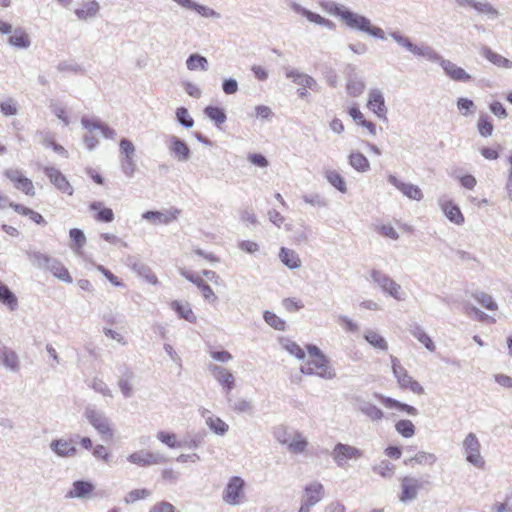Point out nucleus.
<instances>
[{
  "mask_svg": "<svg viewBox=\"0 0 512 512\" xmlns=\"http://www.w3.org/2000/svg\"><path fill=\"white\" fill-rule=\"evenodd\" d=\"M341 22L353 31L367 34L379 40H385V33L382 28L373 25L368 17L350 9L341 15Z\"/></svg>",
  "mask_w": 512,
  "mask_h": 512,
  "instance_id": "nucleus-1",
  "label": "nucleus"
},
{
  "mask_svg": "<svg viewBox=\"0 0 512 512\" xmlns=\"http://www.w3.org/2000/svg\"><path fill=\"white\" fill-rule=\"evenodd\" d=\"M27 256L35 267L51 272L54 277L66 283L73 281L68 270L58 259L39 251H28Z\"/></svg>",
  "mask_w": 512,
  "mask_h": 512,
  "instance_id": "nucleus-2",
  "label": "nucleus"
},
{
  "mask_svg": "<svg viewBox=\"0 0 512 512\" xmlns=\"http://www.w3.org/2000/svg\"><path fill=\"white\" fill-rule=\"evenodd\" d=\"M245 486L246 483L241 477H231L222 492V500L231 506L243 504L246 501Z\"/></svg>",
  "mask_w": 512,
  "mask_h": 512,
  "instance_id": "nucleus-3",
  "label": "nucleus"
},
{
  "mask_svg": "<svg viewBox=\"0 0 512 512\" xmlns=\"http://www.w3.org/2000/svg\"><path fill=\"white\" fill-rule=\"evenodd\" d=\"M462 448L465 454V460L478 469L485 468V459L481 455V444L476 434L470 432L462 442Z\"/></svg>",
  "mask_w": 512,
  "mask_h": 512,
  "instance_id": "nucleus-4",
  "label": "nucleus"
},
{
  "mask_svg": "<svg viewBox=\"0 0 512 512\" xmlns=\"http://www.w3.org/2000/svg\"><path fill=\"white\" fill-rule=\"evenodd\" d=\"M370 276L372 281L376 283L385 294L393 297L398 301L405 299V294L402 291L401 286L387 274L380 270L373 269L370 273Z\"/></svg>",
  "mask_w": 512,
  "mask_h": 512,
  "instance_id": "nucleus-5",
  "label": "nucleus"
},
{
  "mask_svg": "<svg viewBox=\"0 0 512 512\" xmlns=\"http://www.w3.org/2000/svg\"><path fill=\"white\" fill-rule=\"evenodd\" d=\"M300 371L303 374L317 375L323 379H333L336 376L326 357H317L306 361Z\"/></svg>",
  "mask_w": 512,
  "mask_h": 512,
  "instance_id": "nucleus-6",
  "label": "nucleus"
},
{
  "mask_svg": "<svg viewBox=\"0 0 512 512\" xmlns=\"http://www.w3.org/2000/svg\"><path fill=\"white\" fill-rule=\"evenodd\" d=\"M391 363L393 374L400 388L410 389L415 394L424 393L422 385L408 374L407 370L400 364V361L396 357L391 356Z\"/></svg>",
  "mask_w": 512,
  "mask_h": 512,
  "instance_id": "nucleus-7",
  "label": "nucleus"
},
{
  "mask_svg": "<svg viewBox=\"0 0 512 512\" xmlns=\"http://www.w3.org/2000/svg\"><path fill=\"white\" fill-rule=\"evenodd\" d=\"M127 460L140 467H149L152 465L164 464L168 459L160 452H150L139 450L127 456Z\"/></svg>",
  "mask_w": 512,
  "mask_h": 512,
  "instance_id": "nucleus-8",
  "label": "nucleus"
},
{
  "mask_svg": "<svg viewBox=\"0 0 512 512\" xmlns=\"http://www.w3.org/2000/svg\"><path fill=\"white\" fill-rule=\"evenodd\" d=\"M209 370L212 372L213 376L225 392L227 401L231 403V391L236 386L235 376L225 367L220 365H210Z\"/></svg>",
  "mask_w": 512,
  "mask_h": 512,
  "instance_id": "nucleus-9",
  "label": "nucleus"
},
{
  "mask_svg": "<svg viewBox=\"0 0 512 512\" xmlns=\"http://www.w3.org/2000/svg\"><path fill=\"white\" fill-rule=\"evenodd\" d=\"M362 456V450L344 443H337L332 451V458L338 467H344L347 460H356Z\"/></svg>",
  "mask_w": 512,
  "mask_h": 512,
  "instance_id": "nucleus-10",
  "label": "nucleus"
},
{
  "mask_svg": "<svg viewBox=\"0 0 512 512\" xmlns=\"http://www.w3.org/2000/svg\"><path fill=\"white\" fill-rule=\"evenodd\" d=\"M84 414L88 422L97 430L98 433L109 436L113 435L110 420L103 412L87 407Z\"/></svg>",
  "mask_w": 512,
  "mask_h": 512,
  "instance_id": "nucleus-11",
  "label": "nucleus"
},
{
  "mask_svg": "<svg viewBox=\"0 0 512 512\" xmlns=\"http://www.w3.org/2000/svg\"><path fill=\"white\" fill-rule=\"evenodd\" d=\"M181 210L178 208H170L164 212L162 211H146L142 214V218L144 220L150 221L154 225L158 224H170L171 222L177 220L180 215Z\"/></svg>",
  "mask_w": 512,
  "mask_h": 512,
  "instance_id": "nucleus-12",
  "label": "nucleus"
},
{
  "mask_svg": "<svg viewBox=\"0 0 512 512\" xmlns=\"http://www.w3.org/2000/svg\"><path fill=\"white\" fill-rule=\"evenodd\" d=\"M367 107L380 119L386 120L387 108L381 90L373 88L369 91Z\"/></svg>",
  "mask_w": 512,
  "mask_h": 512,
  "instance_id": "nucleus-13",
  "label": "nucleus"
},
{
  "mask_svg": "<svg viewBox=\"0 0 512 512\" xmlns=\"http://www.w3.org/2000/svg\"><path fill=\"white\" fill-rule=\"evenodd\" d=\"M45 175L49 178L50 182L62 193L68 195L73 194V187L67 178L61 173L60 170L54 167H44Z\"/></svg>",
  "mask_w": 512,
  "mask_h": 512,
  "instance_id": "nucleus-14",
  "label": "nucleus"
},
{
  "mask_svg": "<svg viewBox=\"0 0 512 512\" xmlns=\"http://www.w3.org/2000/svg\"><path fill=\"white\" fill-rule=\"evenodd\" d=\"M119 372H120V375H119L118 382H117L118 387H119L122 395L124 396V398H126V399L131 398L134 394L133 381L135 378V374L125 364L119 368Z\"/></svg>",
  "mask_w": 512,
  "mask_h": 512,
  "instance_id": "nucleus-15",
  "label": "nucleus"
},
{
  "mask_svg": "<svg viewBox=\"0 0 512 512\" xmlns=\"http://www.w3.org/2000/svg\"><path fill=\"white\" fill-rule=\"evenodd\" d=\"M290 7L294 12L306 17L307 20L312 23L324 26L329 30L336 29V24L333 21H331L327 18H324L321 15L302 7L300 4H298L296 2H291Z\"/></svg>",
  "mask_w": 512,
  "mask_h": 512,
  "instance_id": "nucleus-16",
  "label": "nucleus"
},
{
  "mask_svg": "<svg viewBox=\"0 0 512 512\" xmlns=\"http://www.w3.org/2000/svg\"><path fill=\"white\" fill-rule=\"evenodd\" d=\"M354 406L373 422L380 421L384 417V413L380 408L362 397L358 396L354 399Z\"/></svg>",
  "mask_w": 512,
  "mask_h": 512,
  "instance_id": "nucleus-17",
  "label": "nucleus"
},
{
  "mask_svg": "<svg viewBox=\"0 0 512 512\" xmlns=\"http://www.w3.org/2000/svg\"><path fill=\"white\" fill-rule=\"evenodd\" d=\"M420 487L421 484L418 479L410 476L402 478V491L399 496L400 501L406 503L415 500L418 496V490Z\"/></svg>",
  "mask_w": 512,
  "mask_h": 512,
  "instance_id": "nucleus-18",
  "label": "nucleus"
},
{
  "mask_svg": "<svg viewBox=\"0 0 512 512\" xmlns=\"http://www.w3.org/2000/svg\"><path fill=\"white\" fill-rule=\"evenodd\" d=\"M168 149L179 162H186L191 157L190 148L184 140L177 136H169Z\"/></svg>",
  "mask_w": 512,
  "mask_h": 512,
  "instance_id": "nucleus-19",
  "label": "nucleus"
},
{
  "mask_svg": "<svg viewBox=\"0 0 512 512\" xmlns=\"http://www.w3.org/2000/svg\"><path fill=\"white\" fill-rule=\"evenodd\" d=\"M388 182L409 199L420 201L423 198V193L417 185L402 182L394 175H389Z\"/></svg>",
  "mask_w": 512,
  "mask_h": 512,
  "instance_id": "nucleus-20",
  "label": "nucleus"
},
{
  "mask_svg": "<svg viewBox=\"0 0 512 512\" xmlns=\"http://www.w3.org/2000/svg\"><path fill=\"white\" fill-rule=\"evenodd\" d=\"M181 276L185 277L188 281L195 284L199 290L201 291L203 297L209 302H214L217 300V296L215 295L212 288L201 278V276L191 273L185 269L180 270Z\"/></svg>",
  "mask_w": 512,
  "mask_h": 512,
  "instance_id": "nucleus-21",
  "label": "nucleus"
},
{
  "mask_svg": "<svg viewBox=\"0 0 512 512\" xmlns=\"http://www.w3.org/2000/svg\"><path fill=\"white\" fill-rule=\"evenodd\" d=\"M324 497V486L320 482H312L304 488L302 503L315 506Z\"/></svg>",
  "mask_w": 512,
  "mask_h": 512,
  "instance_id": "nucleus-22",
  "label": "nucleus"
},
{
  "mask_svg": "<svg viewBox=\"0 0 512 512\" xmlns=\"http://www.w3.org/2000/svg\"><path fill=\"white\" fill-rule=\"evenodd\" d=\"M439 205L449 221L456 225H462L464 223L465 219L460 208L451 200L440 198Z\"/></svg>",
  "mask_w": 512,
  "mask_h": 512,
  "instance_id": "nucleus-23",
  "label": "nucleus"
},
{
  "mask_svg": "<svg viewBox=\"0 0 512 512\" xmlns=\"http://www.w3.org/2000/svg\"><path fill=\"white\" fill-rule=\"evenodd\" d=\"M286 77L292 79L295 84L303 88H308L316 92L319 91V86L312 76L301 73L296 69H287Z\"/></svg>",
  "mask_w": 512,
  "mask_h": 512,
  "instance_id": "nucleus-24",
  "label": "nucleus"
},
{
  "mask_svg": "<svg viewBox=\"0 0 512 512\" xmlns=\"http://www.w3.org/2000/svg\"><path fill=\"white\" fill-rule=\"evenodd\" d=\"M442 69L454 81L468 82L471 80V75L468 74L463 68L457 66L450 60L444 59L441 61Z\"/></svg>",
  "mask_w": 512,
  "mask_h": 512,
  "instance_id": "nucleus-25",
  "label": "nucleus"
},
{
  "mask_svg": "<svg viewBox=\"0 0 512 512\" xmlns=\"http://www.w3.org/2000/svg\"><path fill=\"white\" fill-rule=\"evenodd\" d=\"M374 396L381 401V403L389 409H398L400 411H404L411 416H416L418 414V410L411 405L406 403H402L394 398L386 397L382 394L375 393Z\"/></svg>",
  "mask_w": 512,
  "mask_h": 512,
  "instance_id": "nucleus-26",
  "label": "nucleus"
},
{
  "mask_svg": "<svg viewBox=\"0 0 512 512\" xmlns=\"http://www.w3.org/2000/svg\"><path fill=\"white\" fill-rule=\"evenodd\" d=\"M50 449L60 457H72L77 453L73 440L56 439L50 443Z\"/></svg>",
  "mask_w": 512,
  "mask_h": 512,
  "instance_id": "nucleus-27",
  "label": "nucleus"
},
{
  "mask_svg": "<svg viewBox=\"0 0 512 512\" xmlns=\"http://www.w3.org/2000/svg\"><path fill=\"white\" fill-rule=\"evenodd\" d=\"M8 44L18 49H28L31 46V39L22 27H17L9 36Z\"/></svg>",
  "mask_w": 512,
  "mask_h": 512,
  "instance_id": "nucleus-28",
  "label": "nucleus"
},
{
  "mask_svg": "<svg viewBox=\"0 0 512 512\" xmlns=\"http://www.w3.org/2000/svg\"><path fill=\"white\" fill-rule=\"evenodd\" d=\"M280 261L289 269H298L301 267V259L297 252L292 249L282 247L279 251Z\"/></svg>",
  "mask_w": 512,
  "mask_h": 512,
  "instance_id": "nucleus-29",
  "label": "nucleus"
},
{
  "mask_svg": "<svg viewBox=\"0 0 512 512\" xmlns=\"http://www.w3.org/2000/svg\"><path fill=\"white\" fill-rule=\"evenodd\" d=\"M482 55L492 64L505 69L512 68V61L508 58L492 51L489 47L483 46L481 50Z\"/></svg>",
  "mask_w": 512,
  "mask_h": 512,
  "instance_id": "nucleus-30",
  "label": "nucleus"
},
{
  "mask_svg": "<svg viewBox=\"0 0 512 512\" xmlns=\"http://www.w3.org/2000/svg\"><path fill=\"white\" fill-rule=\"evenodd\" d=\"M0 362L11 371L15 372L19 370L20 365L18 356L9 348L4 347L0 350Z\"/></svg>",
  "mask_w": 512,
  "mask_h": 512,
  "instance_id": "nucleus-31",
  "label": "nucleus"
},
{
  "mask_svg": "<svg viewBox=\"0 0 512 512\" xmlns=\"http://www.w3.org/2000/svg\"><path fill=\"white\" fill-rule=\"evenodd\" d=\"M171 309L174 310L180 318L185 319L190 323L196 322L197 317L192 311L190 304L174 300L171 303Z\"/></svg>",
  "mask_w": 512,
  "mask_h": 512,
  "instance_id": "nucleus-32",
  "label": "nucleus"
},
{
  "mask_svg": "<svg viewBox=\"0 0 512 512\" xmlns=\"http://www.w3.org/2000/svg\"><path fill=\"white\" fill-rule=\"evenodd\" d=\"M409 331L411 335L415 337L419 342H421L428 351L434 352L436 350L434 342L420 325H412Z\"/></svg>",
  "mask_w": 512,
  "mask_h": 512,
  "instance_id": "nucleus-33",
  "label": "nucleus"
},
{
  "mask_svg": "<svg viewBox=\"0 0 512 512\" xmlns=\"http://www.w3.org/2000/svg\"><path fill=\"white\" fill-rule=\"evenodd\" d=\"M89 208L98 211L95 219L99 222L110 223L114 220V213L111 208L103 207L100 201H94L89 205Z\"/></svg>",
  "mask_w": 512,
  "mask_h": 512,
  "instance_id": "nucleus-34",
  "label": "nucleus"
},
{
  "mask_svg": "<svg viewBox=\"0 0 512 512\" xmlns=\"http://www.w3.org/2000/svg\"><path fill=\"white\" fill-rule=\"evenodd\" d=\"M100 9V5L96 0L84 3V5L75 10V14L80 20H87L96 17Z\"/></svg>",
  "mask_w": 512,
  "mask_h": 512,
  "instance_id": "nucleus-35",
  "label": "nucleus"
},
{
  "mask_svg": "<svg viewBox=\"0 0 512 512\" xmlns=\"http://www.w3.org/2000/svg\"><path fill=\"white\" fill-rule=\"evenodd\" d=\"M0 303L6 305L11 311L18 307V299L16 295L9 289L7 285L0 281Z\"/></svg>",
  "mask_w": 512,
  "mask_h": 512,
  "instance_id": "nucleus-36",
  "label": "nucleus"
},
{
  "mask_svg": "<svg viewBox=\"0 0 512 512\" xmlns=\"http://www.w3.org/2000/svg\"><path fill=\"white\" fill-rule=\"evenodd\" d=\"M308 446L307 440L303 437L302 433L299 431L293 432V438L289 442L287 448L289 452L293 454H301L303 453Z\"/></svg>",
  "mask_w": 512,
  "mask_h": 512,
  "instance_id": "nucleus-37",
  "label": "nucleus"
},
{
  "mask_svg": "<svg viewBox=\"0 0 512 512\" xmlns=\"http://www.w3.org/2000/svg\"><path fill=\"white\" fill-rule=\"evenodd\" d=\"M364 339L374 348L386 351L388 350V343L380 334L376 331L368 329L364 333Z\"/></svg>",
  "mask_w": 512,
  "mask_h": 512,
  "instance_id": "nucleus-38",
  "label": "nucleus"
},
{
  "mask_svg": "<svg viewBox=\"0 0 512 512\" xmlns=\"http://www.w3.org/2000/svg\"><path fill=\"white\" fill-rule=\"evenodd\" d=\"M349 164L358 172H367L370 169V163L365 155L360 152H352L349 155Z\"/></svg>",
  "mask_w": 512,
  "mask_h": 512,
  "instance_id": "nucleus-39",
  "label": "nucleus"
},
{
  "mask_svg": "<svg viewBox=\"0 0 512 512\" xmlns=\"http://www.w3.org/2000/svg\"><path fill=\"white\" fill-rule=\"evenodd\" d=\"M94 489L92 483L87 481L78 480L73 483V490L68 494L72 498H84L86 495L91 493Z\"/></svg>",
  "mask_w": 512,
  "mask_h": 512,
  "instance_id": "nucleus-40",
  "label": "nucleus"
},
{
  "mask_svg": "<svg viewBox=\"0 0 512 512\" xmlns=\"http://www.w3.org/2000/svg\"><path fill=\"white\" fill-rule=\"evenodd\" d=\"M472 297L485 309L490 311H496L498 309V305L494 298L483 291H475L472 293Z\"/></svg>",
  "mask_w": 512,
  "mask_h": 512,
  "instance_id": "nucleus-41",
  "label": "nucleus"
},
{
  "mask_svg": "<svg viewBox=\"0 0 512 512\" xmlns=\"http://www.w3.org/2000/svg\"><path fill=\"white\" fill-rule=\"evenodd\" d=\"M187 69L190 71H195L200 69L202 71L208 70V60L206 57L200 54H191L186 60Z\"/></svg>",
  "mask_w": 512,
  "mask_h": 512,
  "instance_id": "nucleus-42",
  "label": "nucleus"
},
{
  "mask_svg": "<svg viewBox=\"0 0 512 512\" xmlns=\"http://www.w3.org/2000/svg\"><path fill=\"white\" fill-rule=\"evenodd\" d=\"M204 114L217 126L222 125L227 119L224 109L216 106H207L204 109Z\"/></svg>",
  "mask_w": 512,
  "mask_h": 512,
  "instance_id": "nucleus-43",
  "label": "nucleus"
},
{
  "mask_svg": "<svg viewBox=\"0 0 512 512\" xmlns=\"http://www.w3.org/2000/svg\"><path fill=\"white\" fill-rule=\"evenodd\" d=\"M327 181L341 193H346L347 187L344 178L336 170L325 172Z\"/></svg>",
  "mask_w": 512,
  "mask_h": 512,
  "instance_id": "nucleus-44",
  "label": "nucleus"
},
{
  "mask_svg": "<svg viewBox=\"0 0 512 512\" xmlns=\"http://www.w3.org/2000/svg\"><path fill=\"white\" fill-rule=\"evenodd\" d=\"M464 312L468 316L474 315L475 319L479 322H489V323H495V318L487 315L480 309H478L476 306L466 303L464 305Z\"/></svg>",
  "mask_w": 512,
  "mask_h": 512,
  "instance_id": "nucleus-45",
  "label": "nucleus"
},
{
  "mask_svg": "<svg viewBox=\"0 0 512 512\" xmlns=\"http://www.w3.org/2000/svg\"><path fill=\"white\" fill-rule=\"evenodd\" d=\"M347 93L352 97L360 96L365 90V83L357 77H351L346 85Z\"/></svg>",
  "mask_w": 512,
  "mask_h": 512,
  "instance_id": "nucleus-46",
  "label": "nucleus"
},
{
  "mask_svg": "<svg viewBox=\"0 0 512 512\" xmlns=\"http://www.w3.org/2000/svg\"><path fill=\"white\" fill-rule=\"evenodd\" d=\"M474 9L481 14L488 16L489 19H496L500 16V12L489 2L477 1Z\"/></svg>",
  "mask_w": 512,
  "mask_h": 512,
  "instance_id": "nucleus-47",
  "label": "nucleus"
},
{
  "mask_svg": "<svg viewBox=\"0 0 512 512\" xmlns=\"http://www.w3.org/2000/svg\"><path fill=\"white\" fill-rule=\"evenodd\" d=\"M437 458L433 453H428L425 451H420L413 457L404 461L405 464H412L413 462L417 464H427L433 465L436 462Z\"/></svg>",
  "mask_w": 512,
  "mask_h": 512,
  "instance_id": "nucleus-48",
  "label": "nucleus"
},
{
  "mask_svg": "<svg viewBox=\"0 0 512 512\" xmlns=\"http://www.w3.org/2000/svg\"><path fill=\"white\" fill-rule=\"evenodd\" d=\"M208 427L218 435H224L228 431V424H226L221 418L215 416H209L206 419Z\"/></svg>",
  "mask_w": 512,
  "mask_h": 512,
  "instance_id": "nucleus-49",
  "label": "nucleus"
},
{
  "mask_svg": "<svg viewBox=\"0 0 512 512\" xmlns=\"http://www.w3.org/2000/svg\"><path fill=\"white\" fill-rule=\"evenodd\" d=\"M395 430L404 438H411L415 434V426L410 420L402 419L396 422Z\"/></svg>",
  "mask_w": 512,
  "mask_h": 512,
  "instance_id": "nucleus-50",
  "label": "nucleus"
},
{
  "mask_svg": "<svg viewBox=\"0 0 512 512\" xmlns=\"http://www.w3.org/2000/svg\"><path fill=\"white\" fill-rule=\"evenodd\" d=\"M69 236L72 242L74 243V246H72V248L74 249L75 253H79V251L86 244V237L83 231L79 228H72L69 231Z\"/></svg>",
  "mask_w": 512,
  "mask_h": 512,
  "instance_id": "nucleus-51",
  "label": "nucleus"
},
{
  "mask_svg": "<svg viewBox=\"0 0 512 512\" xmlns=\"http://www.w3.org/2000/svg\"><path fill=\"white\" fill-rule=\"evenodd\" d=\"M389 36L401 47L405 48L410 53L415 50V45L409 37L403 35L399 31H393L389 33Z\"/></svg>",
  "mask_w": 512,
  "mask_h": 512,
  "instance_id": "nucleus-52",
  "label": "nucleus"
},
{
  "mask_svg": "<svg viewBox=\"0 0 512 512\" xmlns=\"http://www.w3.org/2000/svg\"><path fill=\"white\" fill-rule=\"evenodd\" d=\"M126 263L128 267H130L135 273H137L141 277L146 275V273H148V271L150 270L149 266L141 262L135 256H128Z\"/></svg>",
  "mask_w": 512,
  "mask_h": 512,
  "instance_id": "nucleus-53",
  "label": "nucleus"
},
{
  "mask_svg": "<svg viewBox=\"0 0 512 512\" xmlns=\"http://www.w3.org/2000/svg\"><path fill=\"white\" fill-rule=\"evenodd\" d=\"M156 437L161 443L167 445L169 448H179L183 446L181 442L177 441V437L174 433L159 431Z\"/></svg>",
  "mask_w": 512,
  "mask_h": 512,
  "instance_id": "nucleus-54",
  "label": "nucleus"
},
{
  "mask_svg": "<svg viewBox=\"0 0 512 512\" xmlns=\"http://www.w3.org/2000/svg\"><path fill=\"white\" fill-rule=\"evenodd\" d=\"M263 318L265 322L275 330H285V321L271 311H265Z\"/></svg>",
  "mask_w": 512,
  "mask_h": 512,
  "instance_id": "nucleus-55",
  "label": "nucleus"
},
{
  "mask_svg": "<svg viewBox=\"0 0 512 512\" xmlns=\"http://www.w3.org/2000/svg\"><path fill=\"white\" fill-rule=\"evenodd\" d=\"M477 128L482 137H489L493 133V124L487 115H481L478 119Z\"/></svg>",
  "mask_w": 512,
  "mask_h": 512,
  "instance_id": "nucleus-56",
  "label": "nucleus"
},
{
  "mask_svg": "<svg viewBox=\"0 0 512 512\" xmlns=\"http://www.w3.org/2000/svg\"><path fill=\"white\" fill-rule=\"evenodd\" d=\"M176 119L184 128H192L194 125V120L185 107H179L176 109Z\"/></svg>",
  "mask_w": 512,
  "mask_h": 512,
  "instance_id": "nucleus-57",
  "label": "nucleus"
},
{
  "mask_svg": "<svg viewBox=\"0 0 512 512\" xmlns=\"http://www.w3.org/2000/svg\"><path fill=\"white\" fill-rule=\"evenodd\" d=\"M373 471L383 478H391L394 475V465L388 461H382L378 465L373 466Z\"/></svg>",
  "mask_w": 512,
  "mask_h": 512,
  "instance_id": "nucleus-58",
  "label": "nucleus"
},
{
  "mask_svg": "<svg viewBox=\"0 0 512 512\" xmlns=\"http://www.w3.org/2000/svg\"><path fill=\"white\" fill-rule=\"evenodd\" d=\"M282 345L291 355L301 360L304 359L305 352L296 342L290 339H283Z\"/></svg>",
  "mask_w": 512,
  "mask_h": 512,
  "instance_id": "nucleus-59",
  "label": "nucleus"
},
{
  "mask_svg": "<svg viewBox=\"0 0 512 512\" xmlns=\"http://www.w3.org/2000/svg\"><path fill=\"white\" fill-rule=\"evenodd\" d=\"M121 170L128 178L134 176L137 171V165L134 157L122 158L120 162Z\"/></svg>",
  "mask_w": 512,
  "mask_h": 512,
  "instance_id": "nucleus-60",
  "label": "nucleus"
},
{
  "mask_svg": "<svg viewBox=\"0 0 512 512\" xmlns=\"http://www.w3.org/2000/svg\"><path fill=\"white\" fill-rule=\"evenodd\" d=\"M51 111L55 114V116L63 122L65 126L69 125V118L66 115V111L64 106H62L57 101H51L49 105Z\"/></svg>",
  "mask_w": 512,
  "mask_h": 512,
  "instance_id": "nucleus-61",
  "label": "nucleus"
},
{
  "mask_svg": "<svg viewBox=\"0 0 512 512\" xmlns=\"http://www.w3.org/2000/svg\"><path fill=\"white\" fill-rule=\"evenodd\" d=\"M0 110L4 116H14L18 113L16 102L12 98L0 102Z\"/></svg>",
  "mask_w": 512,
  "mask_h": 512,
  "instance_id": "nucleus-62",
  "label": "nucleus"
},
{
  "mask_svg": "<svg viewBox=\"0 0 512 512\" xmlns=\"http://www.w3.org/2000/svg\"><path fill=\"white\" fill-rule=\"evenodd\" d=\"M323 7L326 9V11L328 13L338 17L340 20H341V15L345 14L348 11L347 7L337 4L335 2H332V1L324 3Z\"/></svg>",
  "mask_w": 512,
  "mask_h": 512,
  "instance_id": "nucleus-63",
  "label": "nucleus"
},
{
  "mask_svg": "<svg viewBox=\"0 0 512 512\" xmlns=\"http://www.w3.org/2000/svg\"><path fill=\"white\" fill-rule=\"evenodd\" d=\"M274 437L279 443L288 446L289 442L293 438V433H290L286 427L280 426L275 429Z\"/></svg>",
  "mask_w": 512,
  "mask_h": 512,
  "instance_id": "nucleus-64",
  "label": "nucleus"
}]
</instances>
